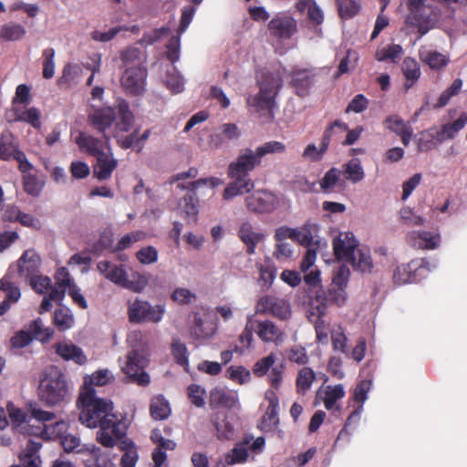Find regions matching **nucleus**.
<instances>
[{
	"instance_id": "nucleus-1",
	"label": "nucleus",
	"mask_w": 467,
	"mask_h": 467,
	"mask_svg": "<svg viewBox=\"0 0 467 467\" xmlns=\"http://www.w3.org/2000/svg\"><path fill=\"white\" fill-rule=\"evenodd\" d=\"M261 163L255 150L250 148L241 150L236 159L228 166L227 175L233 181L223 190V199L231 200L237 195L250 192L254 188L250 172Z\"/></svg>"
},
{
	"instance_id": "nucleus-2",
	"label": "nucleus",
	"mask_w": 467,
	"mask_h": 467,
	"mask_svg": "<svg viewBox=\"0 0 467 467\" xmlns=\"http://www.w3.org/2000/svg\"><path fill=\"white\" fill-rule=\"evenodd\" d=\"M127 343L129 351L121 370L130 382L146 386L150 383V376L144 371L149 363L148 337L140 330H133L128 334Z\"/></svg>"
},
{
	"instance_id": "nucleus-3",
	"label": "nucleus",
	"mask_w": 467,
	"mask_h": 467,
	"mask_svg": "<svg viewBox=\"0 0 467 467\" xmlns=\"http://www.w3.org/2000/svg\"><path fill=\"white\" fill-rule=\"evenodd\" d=\"M80 408L79 420L88 428H107L114 424L118 417L112 412L113 404L110 400L99 398L92 388H82L78 396Z\"/></svg>"
},
{
	"instance_id": "nucleus-4",
	"label": "nucleus",
	"mask_w": 467,
	"mask_h": 467,
	"mask_svg": "<svg viewBox=\"0 0 467 467\" xmlns=\"http://www.w3.org/2000/svg\"><path fill=\"white\" fill-rule=\"evenodd\" d=\"M69 394V383L66 374L57 366L46 367L40 375L39 400L50 407L65 402Z\"/></svg>"
},
{
	"instance_id": "nucleus-5",
	"label": "nucleus",
	"mask_w": 467,
	"mask_h": 467,
	"mask_svg": "<svg viewBox=\"0 0 467 467\" xmlns=\"http://www.w3.org/2000/svg\"><path fill=\"white\" fill-rule=\"evenodd\" d=\"M119 115V121L116 123V129L119 131H129L132 126L134 116L130 110L127 101L121 100L117 105V111L112 107H102L93 109L88 115V124L101 135H108L109 129Z\"/></svg>"
},
{
	"instance_id": "nucleus-6",
	"label": "nucleus",
	"mask_w": 467,
	"mask_h": 467,
	"mask_svg": "<svg viewBox=\"0 0 467 467\" xmlns=\"http://www.w3.org/2000/svg\"><path fill=\"white\" fill-rule=\"evenodd\" d=\"M259 92L247 99V105L257 112L272 111L275 107V98L283 86V79L277 72H263L257 80Z\"/></svg>"
},
{
	"instance_id": "nucleus-7",
	"label": "nucleus",
	"mask_w": 467,
	"mask_h": 467,
	"mask_svg": "<svg viewBox=\"0 0 467 467\" xmlns=\"http://www.w3.org/2000/svg\"><path fill=\"white\" fill-rule=\"evenodd\" d=\"M333 294H308L307 295V312L308 317H317L315 322V329L317 333V339L319 343L327 344L328 342V325L320 317L325 314L326 307L331 298L327 296Z\"/></svg>"
},
{
	"instance_id": "nucleus-8",
	"label": "nucleus",
	"mask_w": 467,
	"mask_h": 467,
	"mask_svg": "<svg viewBox=\"0 0 467 467\" xmlns=\"http://www.w3.org/2000/svg\"><path fill=\"white\" fill-rule=\"evenodd\" d=\"M426 0H407L409 14L406 24L415 27L420 36L426 35L434 26V20L426 14Z\"/></svg>"
},
{
	"instance_id": "nucleus-9",
	"label": "nucleus",
	"mask_w": 467,
	"mask_h": 467,
	"mask_svg": "<svg viewBox=\"0 0 467 467\" xmlns=\"http://www.w3.org/2000/svg\"><path fill=\"white\" fill-rule=\"evenodd\" d=\"M430 263L425 259L412 260L408 264L398 265L393 274V281L398 285L420 282L424 274L430 272Z\"/></svg>"
},
{
	"instance_id": "nucleus-10",
	"label": "nucleus",
	"mask_w": 467,
	"mask_h": 467,
	"mask_svg": "<svg viewBox=\"0 0 467 467\" xmlns=\"http://www.w3.org/2000/svg\"><path fill=\"white\" fill-rule=\"evenodd\" d=\"M148 70L144 66L125 68L120 84L123 89L130 95L140 96L145 92Z\"/></svg>"
},
{
	"instance_id": "nucleus-11",
	"label": "nucleus",
	"mask_w": 467,
	"mask_h": 467,
	"mask_svg": "<svg viewBox=\"0 0 467 467\" xmlns=\"http://www.w3.org/2000/svg\"><path fill=\"white\" fill-rule=\"evenodd\" d=\"M164 313L163 306L160 305L150 306L146 301L135 300L130 305L129 317L131 322H153L161 321Z\"/></svg>"
},
{
	"instance_id": "nucleus-12",
	"label": "nucleus",
	"mask_w": 467,
	"mask_h": 467,
	"mask_svg": "<svg viewBox=\"0 0 467 467\" xmlns=\"http://www.w3.org/2000/svg\"><path fill=\"white\" fill-rule=\"evenodd\" d=\"M270 35L279 40H288L297 32L296 20L285 14H276L267 25Z\"/></svg>"
},
{
	"instance_id": "nucleus-13",
	"label": "nucleus",
	"mask_w": 467,
	"mask_h": 467,
	"mask_svg": "<svg viewBox=\"0 0 467 467\" xmlns=\"http://www.w3.org/2000/svg\"><path fill=\"white\" fill-rule=\"evenodd\" d=\"M109 141L110 137L109 135H101V138H96L87 132H79L75 140L80 151L95 158L103 154L110 148Z\"/></svg>"
},
{
	"instance_id": "nucleus-14",
	"label": "nucleus",
	"mask_w": 467,
	"mask_h": 467,
	"mask_svg": "<svg viewBox=\"0 0 467 467\" xmlns=\"http://www.w3.org/2000/svg\"><path fill=\"white\" fill-rule=\"evenodd\" d=\"M358 241L351 232L341 233L333 241V249L336 257L343 261L354 260V254L359 249Z\"/></svg>"
},
{
	"instance_id": "nucleus-15",
	"label": "nucleus",
	"mask_w": 467,
	"mask_h": 467,
	"mask_svg": "<svg viewBox=\"0 0 467 467\" xmlns=\"http://www.w3.org/2000/svg\"><path fill=\"white\" fill-rule=\"evenodd\" d=\"M28 413L31 418L36 420L42 422L44 424V428L41 426L31 425L29 421H27V428L26 431H17V434L27 435V436H42L51 426L47 425V422L56 420L57 416L54 412L43 410L37 405H30L28 408Z\"/></svg>"
},
{
	"instance_id": "nucleus-16",
	"label": "nucleus",
	"mask_w": 467,
	"mask_h": 467,
	"mask_svg": "<svg viewBox=\"0 0 467 467\" xmlns=\"http://www.w3.org/2000/svg\"><path fill=\"white\" fill-rule=\"evenodd\" d=\"M246 206L254 213H270L277 205L276 197L268 191H255L245 199Z\"/></svg>"
},
{
	"instance_id": "nucleus-17",
	"label": "nucleus",
	"mask_w": 467,
	"mask_h": 467,
	"mask_svg": "<svg viewBox=\"0 0 467 467\" xmlns=\"http://www.w3.org/2000/svg\"><path fill=\"white\" fill-rule=\"evenodd\" d=\"M215 331L216 326L206 309L194 313L192 334L196 338L209 339L214 335Z\"/></svg>"
},
{
	"instance_id": "nucleus-18",
	"label": "nucleus",
	"mask_w": 467,
	"mask_h": 467,
	"mask_svg": "<svg viewBox=\"0 0 467 467\" xmlns=\"http://www.w3.org/2000/svg\"><path fill=\"white\" fill-rule=\"evenodd\" d=\"M257 311L270 313L281 319L289 316V306L284 300L276 297L275 295H265L257 304Z\"/></svg>"
},
{
	"instance_id": "nucleus-19",
	"label": "nucleus",
	"mask_w": 467,
	"mask_h": 467,
	"mask_svg": "<svg viewBox=\"0 0 467 467\" xmlns=\"http://www.w3.org/2000/svg\"><path fill=\"white\" fill-rule=\"evenodd\" d=\"M117 167L118 161L113 157L111 148H109L106 152L96 157L93 174L99 181H106L111 177Z\"/></svg>"
},
{
	"instance_id": "nucleus-20",
	"label": "nucleus",
	"mask_w": 467,
	"mask_h": 467,
	"mask_svg": "<svg viewBox=\"0 0 467 467\" xmlns=\"http://www.w3.org/2000/svg\"><path fill=\"white\" fill-rule=\"evenodd\" d=\"M236 392L222 387H215L210 391L209 405L211 408L233 409L238 404Z\"/></svg>"
},
{
	"instance_id": "nucleus-21",
	"label": "nucleus",
	"mask_w": 467,
	"mask_h": 467,
	"mask_svg": "<svg viewBox=\"0 0 467 467\" xmlns=\"http://www.w3.org/2000/svg\"><path fill=\"white\" fill-rule=\"evenodd\" d=\"M107 428H100L97 433L98 441L104 447L112 448L116 440L126 434V425L119 419H116L114 424H109Z\"/></svg>"
},
{
	"instance_id": "nucleus-22",
	"label": "nucleus",
	"mask_w": 467,
	"mask_h": 467,
	"mask_svg": "<svg viewBox=\"0 0 467 467\" xmlns=\"http://www.w3.org/2000/svg\"><path fill=\"white\" fill-rule=\"evenodd\" d=\"M41 264L39 254L33 249L26 250L17 260L18 274L26 280L36 275Z\"/></svg>"
},
{
	"instance_id": "nucleus-23",
	"label": "nucleus",
	"mask_w": 467,
	"mask_h": 467,
	"mask_svg": "<svg viewBox=\"0 0 467 467\" xmlns=\"http://www.w3.org/2000/svg\"><path fill=\"white\" fill-rule=\"evenodd\" d=\"M408 242L418 249L433 250L439 247L441 236L427 231H412L408 234Z\"/></svg>"
},
{
	"instance_id": "nucleus-24",
	"label": "nucleus",
	"mask_w": 467,
	"mask_h": 467,
	"mask_svg": "<svg viewBox=\"0 0 467 467\" xmlns=\"http://www.w3.org/2000/svg\"><path fill=\"white\" fill-rule=\"evenodd\" d=\"M240 240L245 244L246 253L252 255L255 253L256 246L259 243L265 240V234L262 232L254 231L253 225L246 222L243 223L237 233Z\"/></svg>"
},
{
	"instance_id": "nucleus-25",
	"label": "nucleus",
	"mask_w": 467,
	"mask_h": 467,
	"mask_svg": "<svg viewBox=\"0 0 467 467\" xmlns=\"http://www.w3.org/2000/svg\"><path fill=\"white\" fill-rule=\"evenodd\" d=\"M98 270L109 280L121 285L125 288H131L127 279V274L122 265H116L109 261H100L98 263Z\"/></svg>"
},
{
	"instance_id": "nucleus-26",
	"label": "nucleus",
	"mask_w": 467,
	"mask_h": 467,
	"mask_svg": "<svg viewBox=\"0 0 467 467\" xmlns=\"http://www.w3.org/2000/svg\"><path fill=\"white\" fill-rule=\"evenodd\" d=\"M386 128L400 137L404 146H408L413 135L411 126L397 115H390L384 120Z\"/></svg>"
},
{
	"instance_id": "nucleus-27",
	"label": "nucleus",
	"mask_w": 467,
	"mask_h": 467,
	"mask_svg": "<svg viewBox=\"0 0 467 467\" xmlns=\"http://www.w3.org/2000/svg\"><path fill=\"white\" fill-rule=\"evenodd\" d=\"M467 123V113L463 112L460 117L451 123L441 125V129L436 131L435 140L442 143L445 140H452L461 131Z\"/></svg>"
},
{
	"instance_id": "nucleus-28",
	"label": "nucleus",
	"mask_w": 467,
	"mask_h": 467,
	"mask_svg": "<svg viewBox=\"0 0 467 467\" xmlns=\"http://www.w3.org/2000/svg\"><path fill=\"white\" fill-rule=\"evenodd\" d=\"M201 183H204V181L198 180L190 182L189 185L192 187L191 191L183 196L179 203L181 209L187 216L195 217L198 214L199 200L195 192V188Z\"/></svg>"
},
{
	"instance_id": "nucleus-29",
	"label": "nucleus",
	"mask_w": 467,
	"mask_h": 467,
	"mask_svg": "<svg viewBox=\"0 0 467 467\" xmlns=\"http://www.w3.org/2000/svg\"><path fill=\"white\" fill-rule=\"evenodd\" d=\"M56 353L65 360H72L77 364L86 363L87 358L80 348L69 342H60L55 345Z\"/></svg>"
},
{
	"instance_id": "nucleus-30",
	"label": "nucleus",
	"mask_w": 467,
	"mask_h": 467,
	"mask_svg": "<svg viewBox=\"0 0 467 467\" xmlns=\"http://www.w3.org/2000/svg\"><path fill=\"white\" fill-rule=\"evenodd\" d=\"M353 268L363 275L371 274L374 268L373 260L368 248H359L354 254V260L348 261Z\"/></svg>"
},
{
	"instance_id": "nucleus-31",
	"label": "nucleus",
	"mask_w": 467,
	"mask_h": 467,
	"mask_svg": "<svg viewBox=\"0 0 467 467\" xmlns=\"http://www.w3.org/2000/svg\"><path fill=\"white\" fill-rule=\"evenodd\" d=\"M401 70L406 78V82L404 83V88L406 91H408L410 88H412L415 85V83L420 78V66L414 58L406 57L403 60Z\"/></svg>"
},
{
	"instance_id": "nucleus-32",
	"label": "nucleus",
	"mask_w": 467,
	"mask_h": 467,
	"mask_svg": "<svg viewBox=\"0 0 467 467\" xmlns=\"http://www.w3.org/2000/svg\"><path fill=\"white\" fill-rule=\"evenodd\" d=\"M291 84L296 89V93L303 97L307 94L312 83V75L306 69L293 71Z\"/></svg>"
},
{
	"instance_id": "nucleus-33",
	"label": "nucleus",
	"mask_w": 467,
	"mask_h": 467,
	"mask_svg": "<svg viewBox=\"0 0 467 467\" xmlns=\"http://www.w3.org/2000/svg\"><path fill=\"white\" fill-rule=\"evenodd\" d=\"M420 57L423 63L435 70H440L445 67L450 62V58L448 57L433 50L420 51Z\"/></svg>"
},
{
	"instance_id": "nucleus-34",
	"label": "nucleus",
	"mask_w": 467,
	"mask_h": 467,
	"mask_svg": "<svg viewBox=\"0 0 467 467\" xmlns=\"http://www.w3.org/2000/svg\"><path fill=\"white\" fill-rule=\"evenodd\" d=\"M18 150L19 147L14 142L12 133L6 132L0 135V161H11Z\"/></svg>"
},
{
	"instance_id": "nucleus-35",
	"label": "nucleus",
	"mask_w": 467,
	"mask_h": 467,
	"mask_svg": "<svg viewBox=\"0 0 467 467\" xmlns=\"http://www.w3.org/2000/svg\"><path fill=\"white\" fill-rule=\"evenodd\" d=\"M14 118L12 121H22L30 124L35 129L41 127V113L38 109L32 107L25 111L14 109Z\"/></svg>"
},
{
	"instance_id": "nucleus-36",
	"label": "nucleus",
	"mask_w": 467,
	"mask_h": 467,
	"mask_svg": "<svg viewBox=\"0 0 467 467\" xmlns=\"http://www.w3.org/2000/svg\"><path fill=\"white\" fill-rule=\"evenodd\" d=\"M55 286L58 292H78L66 267H59L55 274Z\"/></svg>"
},
{
	"instance_id": "nucleus-37",
	"label": "nucleus",
	"mask_w": 467,
	"mask_h": 467,
	"mask_svg": "<svg viewBox=\"0 0 467 467\" xmlns=\"http://www.w3.org/2000/svg\"><path fill=\"white\" fill-rule=\"evenodd\" d=\"M22 184L24 191L32 197H38L42 192L45 182L36 173L22 175Z\"/></svg>"
},
{
	"instance_id": "nucleus-38",
	"label": "nucleus",
	"mask_w": 467,
	"mask_h": 467,
	"mask_svg": "<svg viewBox=\"0 0 467 467\" xmlns=\"http://www.w3.org/2000/svg\"><path fill=\"white\" fill-rule=\"evenodd\" d=\"M317 231L316 224L306 223L301 230H297L296 242L306 248L318 247L319 241L314 240V233Z\"/></svg>"
},
{
	"instance_id": "nucleus-39",
	"label": "nucleus",
	"mask_w": 467,
	"mask_h": 467,
	"mask_svg": "<svg viewBox=\"0 0 467 467\" xmlns=\"http://www.w3.org/2000/svg\"><path fill=\"white\" fill-rule=\"evenodd\" d=\"M255 328L258 337L265 342L275 341L281 336L280 330L271 321H255Z\"/></svg>"
},
{
	"instance_id": "nucleus-40",
	"label": "nucleus",
	"mask_w": 467,
	"mask_h": 467,
	"mask_svg": "<svg viewBox=\"0 0 467 467\" xmlns=\"http://www.w3.org/2000/svg\"><path fill=\"white\" fill-rule=\"evenodd\" d=\"M150 410L151 417L156 420H166L171 414L169 402L162 396L151 400Z\"/></svg>"
},
{
	"instance_id": "nucleus-41",
	"label": "nucleus",
	"mask_w": 467,
	"mask_h": 467,
	"mask_svg": "<svg viewBox=\"0 0 467 467\" xmlns=\"http://www.w3.org/2000/svg\"><path fill=\"white\" fill-rule=\"evenodd\" d=\"M345 178L353 183L361 182L365 177L359 159L354 158L344 165Z\"/></svg>"
},
{
	"instance_id": "nucleus-42",
	"label": "nucleus",
	"mask_w": 467,
	"mask_h": 467,
	"mask_svg": "<svg viewBox=\"0 0 467 467\" xmlns=\"http://www.w3.org/2000/svg\"><path fill=\"white\" fill-rule=\"evenodd\" d=\"M26 33V28L22 25L11 22L1 27L0 37L6 41H16L23 38Z\"/></svg>"
},
{
	"instance_id": "nucleus-43",
	"label": "nucleus",
	"mask_w": 467,
	"mask_h": 467,
	"mask_svg": "<svg viewBox=\"0 0 467 467\" xmlns=\"http://www.w3.org/2000/svg\"><path fill=\"white\" fill-rule=\"evenodd\" d=\"M8 415L13 422V430L17 431H26L27 428V413L22 411L20 409L16 408L14 405H8Z\"/></svg>"
},
{
	"instance_id": "nucleus-44",
	"label": "nucleus",
	"mask_w": 467,
	"mask_h": 467,
	"mask_svg": "<svg viewBox=\"0 0 467 467\" xmlns=\"http://www.w3.org/2000/svg\"><path fill=\"white\" fill-rule=\"evenodd\" d=\"M348 130V124L342 122L340 120H335L332 122L324 131L321 143H323V150L325 148H328L331 140L337 136L341 135Z\"/></svg>"
},
{
	"instance_id": "nucleus-45",
	"label": "nucleus",
	"mask_w": 467,
	"mask_h": 467,
	"mask_svg": "<svg viewBox=\"0 0 467 467\" xmlns=\"http://www.w3.org/2000/svg\"><path fill=\"white\" fill-rule=\"evenodd\" d=\"M54 324L61 331L70 328L74 324L71 311L65 306L57 308L54 314Z\"/></svg>"
},
{
	"instance_id": "nucleus-46",
	"label": "nucleus",
	"mask_w": 467,
	"mask_h": 467,
	"mask_svg": "<svg viewBox=\"0 0 467 467\" xmlns=\"http://www.w3.org/2000/svg\"><path fill=\"white\" fill-rule=\"evenodd\" d=\"M403 53L402 47L398 44H392L385 47L379 48L375 54L378 61H391L395 62L400 57Z\"/></svg>"
},
{
	"instance_id": "nucleus-47",
	"label": "nucleus",
	"mask_w": 467,
	"mask_h": 467,
	"mask_svg": "<svg viewBox=\"0 0 467 467\" xmlns=\"http://www.w3.org/2000/svg\"><path fill=\"white\" fill-rule=\"evenodd\" d=\"M32 335L33 338L45 342L49 340L54 331L49 327H45L40 318L32 321L27 328Z\"/></svg>"
},
{
	"instance_id": "nucleus-48",
	"label": "nucleus",
	"mask_w": 467,
	"mask_h": 467,
	"mask_svg": "<svg viewBox=\"0 0 467 467\" xmlns=\"http://www.w3.org/2000/svg\"><path fill=\"white\" fill-rule=\"evenodd\" d=\"M112 379L113 375L109 369H100L85 378L83 388L94 389V386H104L110 382Z\"/></svg>"
},
{
	"instance_id": "nucleus-49",
	"label": "nucleus",
	"mask_w": 467,
	"mask_h": 467,
	"mask_svg": "<svg viewBox=\"0 0 467 467\" xmlns=\"http://www.w3.org/2000/svg\"><path fill=\"white\" fill-rule=\"evenodd\" d=\"M35 292H58L48 276L36 274L26 280Z\"/></svg>"
},
{
	"instance_id": "nucleus-50",
	"label": "nucleus",
	"mask_w": 467,
	"mask_h": 467,
	"mask_svg": "<svg viewBox=\"0 0 467 467\" xmlns=\"http://www.w3.org/2000/svg\"><path fill=\"white\" fill-rule=\"evenodd\" d=\"M120 59L125 68L130 67L143 66L141 51L138 47H130L121 51Z\"/></svg>"
},
{
	"instance_id": "nucleus-51",
	"label": "nucleus",
	"mask_w": 467,
	"mask_h": 467,
	"mask_svg": "<svg viewBox=\"0 0 467 467\" xmlns=\"http://www.w3.org/2000/svg\"><path fill=\"white\" fill-rule=\"evenodd\" d=\"M55 55L56 51L53 47H47L42 52V75L46 79H50L55 75Z\"/></svg>"
},
{
	"instance_id": "nucleus-52",
	"label": "nucleus",
	"mask_w": 467,
	"mask_h": 467,
	"mask_svg": "<svg viewBox=\"0 0 467 467\" xmlns=\"http://www.w3.org/2000/svg\"><path fill=\"white\" fill-rule=\"evenodd\" d=\"M250 442L246 440L244 443L237 444L231 451L225 456V462L228 465L244 462L248 457V451L246 444Z\"/></svg>"
},
{
	"instance_id": "nucleus-53",
	"label": "nucleus",
	"mask_w": 467,
	"mask_h": 467,
	"mask_svg": "<svg viewBox=\"0 0 467 467\" xmlns=\"http://www.w3.org/2000/svg\"><path fill=\"white\" fill-rule=\"evenodd\" d=\"M315 377V373L310 368L305 367L301 368L296 378L297 391L305 394L310 389Z\"/></svg>"
},
{
	"instance_id": "nucleus-54",
	"label": "nucleus",
	"mask_w": 467,
	"mask_h": 467,
	"mask_svg": "<svg viewBox=\"0 0 467 467\" xmlns=\"http://www.w3.org/2000/svg\"><path fill=\"white\" fill-rule=\"evenodd\" d=\"M338 15L342 19H350L355 16L360 5L355 0H337Z\"/></svg>"
},
{
	"instance_id": "nucleus-55",
	"label": "nucleus",
	"mask_w": 467,
	"mask_h": 467,
	"mask_svg": "<svg viewBox=\"0 0 467 467\" xmlns=\"http://www.w3.org/2000/svg\"><path fill=\"white\" fill-rule=\"evenodd\" d=\"M258 283L262 287L269 288L275 277L276 269L271 264L265 263L264 265H258Z\"/></svg>"
},
{
	"instance_id": "nucleus-56",
	"label": "nucleus",
	"mask_w": 467,
	"mask_h": 467,
	"mask_svg": "<svg viewBox=\"0 0 467 467\" xmlns=\"http://www.w3.org/2000/svg\"><path fill=\"white\" fill-rule=\"evenodd\" d=\"M61 444L67 452H83L88 450L82 445L78 437L73 434H66L61 437Z\"/></svg>"
},
{
	"instance_id": "nucleus-57",
	"label": "nucleus",
	"mask_w": 467,
	"mask_h": 467,
	"mask_svg": "<svg viewBox=\"0 0 467 467\" xmlns=\"http://www.w3.org/2000/svg\"><path fill=\"white\" fill-rule=\"evenodd\" d=\"M136 258L141 265H151L158 261L159 252L154 246L148 245L137 251Z\"/></svg>"
},
{
	"instance_id": "nucleus-58",
	"label": "nucleus",
	"mask_w": 467,
	"mask_h": 467,
	"mask_svg": "<svg viewBox=\"0 0 467 467\" xmlns=\"http://www.w3.org/2000/svg\"><path fill=\"white\" fill-rule=\"evenodd\" d=\"M262 161V158L267 154L283 153L285 150V145L280 141H267L254 150Z\"/></svg>"
},
{
	"instance_id": "nucleus-59",
	"label": "nucleus",
	"mask_w": 467,
	"mask_h": 467,
	"mask_svg": "<svg viewBox=\"0 0 467 467\" xmlns=\"http://www.w3.org/2000/svg\"><path fill=\"white\" fill-rule=\"evenodd\" d=\"M145 237L142 231H134L122 236L117 243L115 251H123L130 247L134 243L139 242Z\"/></svg>"
},
{
	"instance_id": "nucleus-60",
	"label": "nucleus",
	"mask_w": 467,
	"mask_h": 467,
	"mask_svg": "<svg viewBox=\"0 0 467 467\" xmlns=\"http://www.w3.org/2000/svg\"><path fill=\"white\" fill-rule=\"evenodd\" d=\"M166 87L173 94L181 93L183 90L184 81L182 77L176 71L175 67L168 72L165 79Z\"/></svg>"
},
{
	"instance_id": "nucleus-61",
	"label": "nucleus",
	"mask_w": 467,
	"mask_h": 467,
	"mask_svg": "<svg viewBox=\"0 0 467 467\" xmlns=\"http://www.w3.org/2000/svg\"><path fill=\"white\" fill-rule=\"evenodd\" d=\"M339 180V171L337 168L328 170L322 180L320 181V187L324 192H330L337 185Z\"/></svg>"
},
{
	"instance_id": "nucleus-62",
	"label": "nucleus",
	"mask_w": 467,
	"mask_h": 467,
	"mask_svg": "<svg viewBox=\"0 0 467 467\" xmlns=\"http://www.w3.org/2000/svg\"><path fill=\"white\" fill-rule=\"evenodd\" d=\"M171 351L176 362L183 367L188 366V354L186 346L179 339L172 340Z\"/></svg>"
},
{
	"instance_id": "nucleus-63",
	"label": "nucleus",
	"mask_w": 467,
	"mask_h": 467,
	"mask_svg": "<svg viewBox=\"0 0 467 467\" xmlns=\"http://www.w3.org/2000/svg\"><path fill=\"white\" fill-rule=\"evenodd\" d=\"M400 220L408 226H420L425 220L422 216L415 214L410 207H403L400 211Z\"/></svg>"
},
{
	"instance_id": "nucleus-64",
	"label": "nucleus",
	"mask_w": 467,
	"mask_h": 467,
	"mask_svg": "<svg viewBox=\"0 0 467 467\" xmlns=\"http://www.w3.org/2000/svg\"><path fill=\"white\" fill-rule=\"evenodd\" d=\"M204 395L205 389L202 386L191 384L188 387V397L194 406L202 408L205 404Z\"/></svg>"
}]
</instances>
